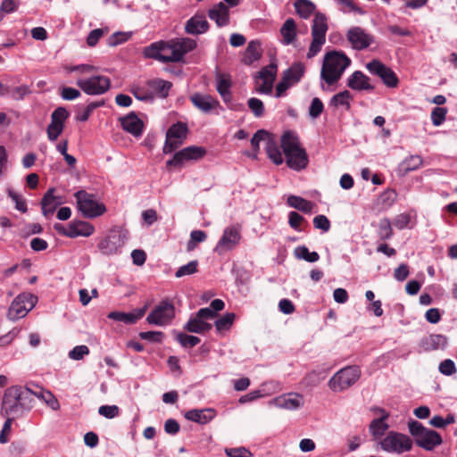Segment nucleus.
I'll use <instances>...</instances> for the list:
<instances>
[{"label":"nucleus","instance_id":"64","mask_svg":"<svg viewBox=\"0 0 457 457\" xmlns=\"http://www.w3.org/2000/svg\"><path fill=\"white\" fill-rule=\"evenodd\" d=\"M228 457H252L251 452L245 447H236L225 450Z\"/></svg>","mask_w":457,"mask_h":457},{"label":"nucleus","instance_id":"17","mask_svg":"<svg viewBox=\"0 0 457 457\" xmlns=\"http://www.w3.org/2000/svg\"><path fill=\"white\" fill-rule=\"evenodd\" d=\"M187 134V127L182 122L172 125L166 134L164 154H170L182 145Z\"/></svg>","mask_w":457,"mask_h":457},{"label":"nucleus","instance_id":"29","mask_svg":"<svg viewBox=\"0 0 457 457\" xmlns=\"http://www.w3.org/2000/svg\"><path fill=\"white\" fill-rule=\"evenodd\" d=\"M145 310L146 308L144 307L128 313L122 312H112L108 314V318L125 324H134L145 315Z\"/></svg>","mask_w":457,"mask_h":457},{"label":"nucleus","instance_id":"25","mask_svg":"<svg viewBox=\"0 0 457 457\" xmlns=\"http://www.w3.org/2000/svg\"><path fill=\"white\" fill-rule=\"evenodd\" d=\"M95 232V228L86 221H73L68 225L67 229L62 231V235L71 238L78 237H89Z\"/></svg>","mask_w":457,"mask_h":457},{"label":"nucleus","instance_id":"56","mask_svg":"<svg viewBox=\"0 0 457 457\" xmlns=\"http://www.w3.org/2000/svg\"><path fill=\"white\" fill-rule=\"evenodd\" d=\"M270 133L263 129L258 130L251 139V145L255 154L259 151V144L261 141L267 142Z\"/></svg>","mask_w":457,"mask_h":457},{"label":"nucleus","instance_id":"51","mask_svg":"<svg viewBox=\"0 0 457 457\" xmlns=\"http://www.w3.org/2000/svg\"><path fill=\"white\" fill-rule=\"evenodd\" d=\"M198 262L196 260L189 262L187 264L179 267L175 272L176 278L192 275L197 272Z\"/></svg>","mask_w":457,"mask_h":457},{"label":"nucleus","instance_id":"15","mask_svg":"<svg viewBox=\"0 0 457 457\" xmlns=\"http://www.w3.org/2000/svg\"><path fill=\"white\" fill-rule=\"evenodd\" d=\"M174 317V305L170 302L164 300L153 309L148 314L146 320L152 325L166 326L171 322Z\"/></svg>","mask_w":457,"mask_h":457},{"label":"nucleus","instance_id":"24","mask_svg":"<svg viewBox=\"0 0 457 457\" xmlns=\"http://www.w3.org/2000/svg\"><path fill=\"white\" fill-rule=\"evenodd\" d=\"M346 85L355 91H372L374 86L370 82V79L360 71H355L348 78Z\"/></svg>","mask_w":457,"mask_h":457},{"label":"nucleus","instance_id":"57","mask_svg":"<svg viewBox=\"0 0 457 457\" xmlns=\"http://www.w3.org/2000/svg\"><path fill=\"white\" fill-rule=\"evenodd\" d=\"M323 110L324 104L322 101L318 97H314L309 107V115L311 116V118H318L322 113Z\"/></svg>","mask_w":457,"mask_h":457},{"label":"nucleus","instance_id":"28","mask_svg":"<svg viewBox=\"0 0 457 457\" xmlns=\"http://www.w3.org/2000/svg\"><path fill=\"white\" fill-rule=\"evenodd\" d=\"M120 123L124 130L135 137H140L143 133V121L134 112L120 118Z\"/></svg>","mask_w":457,"mask_h":457},{"label":"nucleus","instance_id":"20","mask_svg":"<svg viewBox=\"0 0 457 457\" xmlns=\"http://www.w3.org/2000/svg\"><path fill=\"white\" fill-rule=\"evenodd\" d=\"M206 154L204 147L188 146L177 152L172 159L167 162L168 166L181 167L189 161H196L203 158Z\"/></svg>","mask_w":457,"mask_h":457},{"label":"nucleus","instance_id":"60","mask_svg":"<svg viewBox=\"0 0 457 457\" xmlns=\"http://www.w3.org/2000/svg\"><path fill=\"white\" fill-rule=\"evenodd\" d=\"M304 222V218L296 212H289L288 223L292 228L296 231H302V224Z\"/></svg>","mask_w":457,"mask_h":457},{"label":"nucleus","instance_id":"34","mask_svg":"<svg viewBox=\"0 0 457 457\" xmlns=\"http://www.w3.org/2000/svg\"><path fill=\"white\" fill-rule=\"evenodd\" d=\"M383 416L379 419H376L371 421L370 425V431L372 434L375 440H380L384 436L386 431L388 429V424L386 422V420L388 418V414L384 411Z\"/></svg>","mask_w":457,"mask_h":457},{"label":"nucleus","instance_id":"9","mask_svg":"<svg viewBox=\"0 0 457 457\" xmlns=\"http://www.w3.org/2000/svg\"><path fill=\"white\" fill-rule=\"evenodd\" d=\"M37 297L30 293L23 292L12 302L7 317L11 320L24 318L36 305Z\"/></svg>","mask_w":457,"mask_h":457},{"label":"nucleus","instance_id":"3","mask_svg":"<svg viewBox=\"0 0 457 457\" xmlns=\"http://www.w3.org/2000/svg\"><path fill=\"white\" fill-rule=\"evenodd\" d=\"M350 64V58L343 52H328L324 55L320 70L321 89L328 90V87L337 84Z\"/></svg>","mask_w":457,"mask_h":457},{"label":"nucleus","instance_id":"5","mask_svg":"<svg viewBox=\"0 0 457 457\" xmlns=\"http://www.w3.org/2000/svg\"><path fill=\"white\" fill-rule=\"evenodd\" d=\"M408 428L415 444L426 451H432L443 443L438 432L424 427L417 420H410Z\"/></svg>","mask_w":457,"mask_h":457},{"label":"nucleus","instance_id":"19","mask_svg":"<svg viewBox=\"0 0 457 457\" xmlns=\"http://www.w3.org/2000/svg\"><path fill=\"white\" fill-rule=\"evenodd\" d=\"M366 68L370 73L378 76L386 87H397L399 80L396 74L380 61L373 60L366 64Z\"/></svg>","mask_w":457,"mask_h":457},{"label":"nucleus","instance_id":"40","mask_svg":"<svg viewBox=\"0 0 457 457\" xmlns=\"http://www.w3.org/2000/svg\"><path fill=\"white\" fill-rule=\"evenodd\" d=\"M266 153L269 158L277 165L281 164L283 162V155L280 152L279 147L277 143L273 140L271 135H270L266 144H265Z\"/></svg>","mask_w":457,"mask_h":457},{"label":"nucleus","instance_id":"50","mask_svg":"<svg viewBox=\"0 0 457 457\" xmlns=\"http://www.w3.org/2000/svg\"><path fill=\"white\" fill-rule=\"evenodd\" d=\"M7 194L12 202H14L16 210L22 213L28 211L27 203L21 195L13 191L12 188L7 189Z\"/></svg>","mask_w":457,"mask_h":457},{"label":"nucleus","instance_id":"58","mask_svg":"<svg viewBox=\"0 0 457 457\" xmlns=\"http://www.w3.org/2000/svg\"><path fill=\"white\" fill-rule=\"evenodd\" d=\"M89 354V348L85 345H77L69 352V357L71 360L79 361L82 360L86 355Z\"/></svg>","mask_w":457,"mask_h":457},{"label":"nucleus","instance_id":"22","mask_svg":"<svg viewBox=\"0 0 457 457\" xmlns=\"http://www.w3.org/2000/svg\"><path fill=\"white\" fill-rule=\"evenodd\" d=\"M347 40L355 50H362L369 47L374 41L372 35L361 27H352L346 34Z\"/></svg>","mask_w":457,"mask_h":457},{"label":"nucleus","instance_id":"33","mask_svg":"<svg viewBox=\"0 0 457 457\" xmlns=\"http://www.w3.org/2000/svg\"><path fill=\"white\" fill-rule=\"evenodd\" d=\"M212 325L204 319L199 318V314H195L194 317H191L184 328L191 333L203 334L204 332L209 331L212 328Z\"/></svg>","mask_w":457,"mask_h":457},{"label":"nucleus","instance_id":"30","mask_svg":"<svg viewBox=\"0 0 457 457\" xmlns=\"http://www.w3.org/2000/svg\"><path fill=\"white\" fill-rule=\"evenodd\" d=\"M209 24L204 15H195L186 24V31L188 34L197 35L208 30Z\"/></svg>","mask_w":457,"mask_h":457},{"label":"nucleus","instance_id":"31","mask_svg":"<svg viewBox=\"0 0 457 457\" xmlns=\"http://www.w3.org/2000/svg\"><path fill=\"white\" fill-rule=\"evenodd\" d=\"M185 418L193 422L206 424L214 418V411L212 409H193L185 413Z\"/></svg>","mask_w":457,"mask_h":457},{"label":"nucleus","instance_id":"13","mask_svg":"<svg viewBox=\"0 0 457 457\" xmlns=\"http://www.w3.org/2000/svg\"><path fill=\"white\" fill-rule=\"evenodd\" d=\"M304 72L305 66L302 62H295L287 69L282 74L281 80L276 87V97H280L289 87L298 83Z\"/></svg>","mask_w":457,"mask_h":457},{"label":"nucleus","instance_id":"59","mask_svg":"<svg viewBox=\"0 0 457 457\" xmlns=\"http://www.w3.org/2000/svg\"><path fill=\"white\" fill-rule=\"evenodd\" d=\"M393 235V229L389 220L384 219L380 220L378 226V236L381 239H388Z\"/></svg>","mask_w":457,"mask_h":457},{"label":"nucleus","instance_id":"39","mask_svg":"<svg viewBox=\"0 0 457 457\" xmlns=\"http://www.w3.org/2000/svg\"><path fill=\"white\" fill-rule=\"evenodd\" d=\"M36 396L37 398L42 400L48 407H50L54 411H58L60 409V403L57 398L52 394V392L48 390H45L39 388L38 390H32V397Z\"/></svg>","mask_w":457,"mask_h":457},{"label":"nucleus","instance_id":"46","mask_svg":"<svg viewBox=\"0 0 457 457\" xmlns=\"http://www.w3.org/2000/svg\"><path fill=\"white\" fill-rule=\"evenodd\" d=\"M207 238V235L203 230H193L190 233V239L187 242V251L191 252L193 251L198 243L204 242Z\"/></svg>","mask_w":457,"mask_h":457},{"label":"nucleus","instance_id":"36","mask_svg":"<svg viewBox=\"0 0 457 457\" xmlns=\"http://www.w3.org/2000/svg\"><path fill=\"white\" fill-rule=\"evenodd\" d=\"M225 303L220 299H215L211 303L210 307L202 308L196 313L199 318L204 319L205 321L213 320L217 316V312L224 309Z\"/></svg>","mask_w":457,"mask_h":457},{"label":"nucleus","instance_id":"55","mask_svg":"<svg viewBox=\"0 0 457 457\" xmlns=\"http://www.w3.org/2000/svg\"><path fill=\"white\" fill-rule=\"evenodd\" d=\"M178 342L187 347H193L200 343V338L195 336L187 335L184 333H179L176 337Z\"/></svg>","mask_w":457,"mask_h":457},{"label":"nucleus","instance_id":"43","mask_svg":"<svg viewBox=\"0 0 457 457\" xmlns=\"http://www.w3.org/2000/svg\"><path fill=\"white\" fill-rule=\"evenodd\" d=\"M295 8L301 18L308 19L314 12L315 4L310 0H297Z\"/></svg>","mask_w":457,"mask_h":457},{"label":"nucleus","instance_id":"8","mask_svg":"<svg viewBox=\"0 0 457 457\" xmlns=\"http://www.w3.org/2000/svg\"><path fill=\"white\" fill-rule=\"evenodd\" d=\"M75 197L79 211L87 218H96L106 212L105 205L99 203L94 195L81 190L75 194Z\"/></svg>","mask_w":457,"mask_h":457},{"label":"nucleus","instance_id":"62","mask_svg":"<svg viewBox=\"0 0 457 457\" xmlns=\"http://www.w3.org/2000/svg\"><path fill=\"white\" fill-rule=\"evenodd\" d=\"M98 413L107 419H113L119 415V408L116 405H102Z\"/></svg>","mask_w":457,"mask_h":457},{"label":"nucleus","instance_id":"49","mask_svg":"<svg viewBox=\"0 0 457 457\" xmlns=\"http://www.w3.org/2000/svg\"><path fill=\"white\" fill-rule=\"evenodd\" d=\"M337 4L339 5L340 11L343 12H356L359 14H363V10L359 7L353 0H337Z\"/></svg>","mask_w":457,"mask_h":457},{"label":"nucleus","instance_id":"32","mask_svg":"<svg viewBox=\"0 0 457 457\" xmlns=\"http://www.w3.org/2000/svg\"><path fill=\"white\" fill-rule=\"evenodd\" d=\"M280 35L282 37V44L285 46L291 45L297 36V29L295 21L292 18L286 20L280 28Z\"/></svg>","mask_w":457,"mask_h":457},{"label":"nucleus","instance_id":"18","mask_svg":"<svg viewBox=\"0 0 457 457\" xmlns=\"http://www.w3.org/2000/svg\"><path fill=\"white\" fill-rule=\"evenodd\" d=\"M70 113L64 107L56 108L51 114V121L47 127L46 133L50 141H55L62 133L66 120Z\"/></svg>","mask_w":457,"mask_h":457},{"label":"nucleus","instance_id":"45","mask_svg":"<svg viewBox=\"0 0 457 457\" xmlns=\"http://www.w3.org/2000/svg\"><path fill=\"white\" fill-rule=\"evenodd\" d=\"M294 253L297 259H303L309 262H315L320 259L317 252H309V249L304 245L297 246Z\"/></svg>","mask_w":457,"mask_h":457},{"label":"nucleus","instance_id":"23","mask_svg":"<svg viewBox=\"0 0 457 457\" xmlns=\"http://www.w3.org/2000/svg\"><path fill=\"white\" fill-rule=\"evenodd\" d=\"M193 104L204 113L215 112L221 109L220 102L213 96L205 94H194L190 96Z\"/></svg>","mask_w":457,"mask_h":457},{"label":"nucleus","instance_id":"27","mask_svg":"<svg viewBox=\"0 0 457 457\" xmlns=\"http://www.w3.org/2000/svg\"><path fill=\"white\" fill-rule=\"evenodd\" d=\"M54 188L48 189L41 200L42 213L45 217L52 215L57 207L63 203L61 196L54 195Z\"/></svg>","mask_w":457,"mask_h":457},{"label":"nucleus","instance_id":"41","mask_svg":"<svg viewBox=\"0 0 457 457\" xmlns=\"http://www.w3.org/2000/svg\"><path fill=\"white\" fill-rule=\"evenodd\" d=\"M328 373L326 369H316L309 372L303 378V383L306 386H315L325 379Z\"/></svg>","mask_w":457,"mask_h":457},{"label":"nucleus","instance_id":"63","mask_svg":"<svg viewBox=\"0 0 457 457\" xmlns=\"http://www.w3.org/2000/svg\"><path fill=\"white\" fill-rule=\"evenodd\" d=\"M60 96L63 100L71 101L80 96V92L73 87H64L61 89Z\"/></svg>","mask_w":457,"mask_h":457},{"label":"nucleus","instance_id":"2","mask_svg":"<svg viewBox=\"0 0 457 457\" xmlns=\"http://www.w3.org/2000/svg\"><path fill=\"white\" fill-rule=\"evenodd\" d=\"M34 405L32 389L21 386H12L4 392L0 414L4 419L15 420L29 411Z\"/></svg>","mask_w":457,"mask_h":457},{"label":"nucleus","instance_id":"7","mask_svg":"<svg viewBox=\"0 0 457 457\" xmlns=\"http://www.w3.org/2000/svg\"><path fill=\"white\" fill-rule=\"evenodd\" d=\"M328 29V20L325 14L316 12L312 26V42L307 53V58L312 59L320 53L326 42V34Z\"/></svg>","mask_w":457,"mask_h":457},{"label":"nucleus","instance_id":"53","mask_svg":"<svg viewBox=\"0 0 457 457\" xmlns=\"http://www.w3.org/2000/svg\"><path fill=\"white\" fill-rule=\"evenodd\" d=\"M220 96L228 109L237 112L244 109V105L242 104L237 103L233 100L231 90L220 92Z\"/></svg>","mask_w":457,"mask_h":457},{"label":"nucleus","instance_id":"52","mask_svg":"<svg viewBox=\"0 0 457 457\" xmlns=\"http://www.w3.org/2000/svg\"><path fill=\"white\" fill-rule=\"evenodd\" d=\"M248 108L256 118H260L264 114V104L262 100L252 97L247 102Z\"/></svg>","mask_w":457,"mask_h":457},{"label":"nucleus","instance_id":"21","mask_svg":"<svg viewBox=\"0 0 457 457\" xmlns=\"http://www.w3.org/2000/svg\"><path fill=\"white\" fill-rule=\"evenodd\" d=\"M303 403L304 399L301 394L288 393L271 399L268 404L280 409L295 411L301 408Z\"/></svg>","mask_w":457,"mask_h":457},{"label":"nucleus","instance_id":"37","mask_svg":"<svg viewBox=\"0 0 457 457\" xmlns=\"http://www.w3.org/2000/svg\"><path fill=\"white\" fill-rule=\"evenodd\" d=\"M352 100L353 95L351 92L348 90H344L333 96L329 101V104L335 108L344 107L348 111L351 108Z\"/></svg>","mask_w":457,"mask_h":457},{"label":"nucleus","instance_id":"11","mask_svg":"<svg viewBox=\"0 0 457 457\" xmlns=\"http://www.w3.org/2000/svg\"><path fill=\"white\" fill-rule=\"evenodd\" d=\"M242 239V227L239 224H232L226 227L222 232V235L217 245H215L214 251L219 254H222L226 252L235 249Z\"/></svg>","mask_w":457,"mask_h":457},{"label":"nucleus","instance_id":"61","mask_svg":"<svg viewBox=\"0 0 457 457\" xmlns=\"http://www.w3.org/2000/svg\"><path fill=\"white\" fill-rule=\"evenodd\" d=\"M313 226L317 229H320L323 232H328L330 228V221L325 215L320 214L314 217Z\"/></svg>","mask_w":457,"mask_h":457},{"label":"nucleus","instance_id":"42","mask_svg":"<svg viewBox=\"0 0 457 457\" xmlns=\"http://www.w3.org/2000/svg\"><path fill=\"white\" fill-rule=\"evenodd\" d=\"M422 158L420 155H411L400 163L399 170L406 174L419 169L422 165Z\"/></svg>","mask_w":457,"mask_h":457},{"label":"nucleus","instance_id":"10","mask_svg":"<svg viewBox=\"0 0 457 457\" xmlns=\"http://www.w3.org/2000/svg\"><path fill=\"white\" fill-rule=\"evenodd\" d=\"M361 370L356 366H348L337 371L328 381L329 388L341 392L353 386L360 378Z\"/></svg>","mask_w":457,"mask_h":457},{"label":"nucleus","instance_id":"47","mask_svg":"<svg viewBox=\"0 0 457 457\" xmlns=\"http://www.w3.org/2000/svg\"><path fill=\"white\" fill-rule=\"evenodd\" d=\"M235 320V314L232 312L226 313L224 316L215 321L216 329L219 332L228 330Z\"/></svg>","mask_w":457,"mask_h":457},{"label":"nucleus","instance_id":"6","mask_svg":"<svg viewBox=\"0 0 457 457\" xmlns=\"http://www.w3.org/2000/svg\"><path fill=\"white\" fill-rule=\"evenodd\" d=\"M378 445L386 453L402 454L412 449L413 442L405 434L389 431L379 440Z\"/></svg>","mask_w":457,"mask_h":457},{"label":"nucleus","instance_id":"12","mask_svg":"<svg viewBox=\"0 0 457 457\" xmlns=\"http://www.w3.org/2000/svg\"><path fill=\"white\" fill-rule=\"evenodd\" d=\"M77 86L87 95H103L109 90L111 81L103 75H94L89 78H79L76 81Z\"/></svg>","mask_w":457,"mask_h":457},{"label":"nucleus","instance_id":"16","mask_svg":"<svg viewBox=\"0 0 457 457\" xmlns=\"http://www.w3.org/2000/svg\"><path fill=\"white\" fill-rule=\"evenodd\" d=\"M126 236L120 230H112L97 245L99 251L106 255L116 254L123 247Z\"/></svg>","mask_w":457,"mask_h":457},{"label":"nucleus","instance_id":"54","mask_svg":"<svg viewBox=\"0 0 457 457\" xmlns=\"http://www.w3.org/2000/svg\"><path fill=\"white\" fill-rule=\"evenodd\" d=\"M447 109L445 107H436L431 112V120L434 126H440L445 120Z\"/></svg>","mask_w":457,"mask_h":457},{"label":"nucleus","instance_id":"1","mask_svg":"<svg viewBox=\"0 0 457 457\" xmlns=\"http://www.w3.org/2000/svg\"><path fill=\"white\" fill-rule=\"evenodd\" d=\"M195 47L196 42L192 38H174L151 44L144 49V55L146 58H153L163 63L177 62Z\"/></svg>","mask_w":457,"mask_h":457},{"label":"nucleus","instance_id":"14","mask_svg":"<svg viewBox=\"0 0 457 457\" xmlns=\"http://www.w3.org/2000/svg\"><path fill=\"white\" fill-rule=\"evenodd\" d=\"M278 73L276 63L263 67L254 77L255 90L259 94L270 95L273 89V83Z\"/></svg>","mask_w":457,"mask_h":457},{"label":"nucleus","instance_id":"35","mask_svg":"<svg viewBox=\"0 0 457 457\" xmlns=\"http://www.w3.org/2000/svg\"><path fill=\"white\" fill-rule=\"evenodd\" d=\"M262 56L261 45L258 41H251L244 54L242 61L245 64L250 65L258 61Z\"/></svg>","mask_w":457,"mask_h":457},{"label":"nucleus","instance_id":"26","mask_svg":"<svg viewBox=\"0 0 457 457\" xmlns=\"http://www.w3.org/2000/svg\"><path fill=\"white\" fill-rule=\"evenodd\" d=\"M209 18L213 21L218 27H225L229 24V9L223 2L213 5L208 12Z\"/></svg>","mask_w":457,"mask_h":457},{"label":"nucleus","instance_id":"4","mask_svg":"<svg viewBox=\"0 0 457 457\" xmlns=\"http://www.w3.org/2000/svg\"><path fill=\"white\" fill-rule=\"evenodd\" d=\"M281 146L287 159V164L295 170L304 169L308 164V156L305 150L301 147L297 136L291 132H285L281 137Z\"/></svg>","mask_w":457,"mask_h":457},{"label":"nucleus","instance_id":"48","mask_svg":"<svg viewBox=\"0 0 457 457\" xmlns=\"http://www.w3.org/2000/svg\"><path fill=\"white\" fill-rule=\"evenodd\" d=\"M232 86L231 77L228 74H218L216 77V89L220 92L229 91Z\"/></svg>","mask_w":457,"mask_h":457},{"label":"nucleus","instance_id":"38","mask_svg":"<svg viewBox=\"0 0 457 457\" xmlns=\"http://www.w3.org/2000/svg\"><path fill=\"white\" fill-rule=\"evenodd\" d=\"M287 203L290 207L299 210L305 213L312 212L314 207V204L312 202L301 196L293 195L287 197Z\"/></svg>","mask_w":457,"mask_h":457},{"label":"nucleus","instance_id":"44","mask_svg":"<svg viewBox=\"0 0 457 457\" xmlns=\"http://www.w3.org/2000/svg\"><path fill=\"white\" fill-rule=\"evenodd\" d=\"M149 87L162 97H166L172 84L167 80L154 79L148 82Z\"/></svg>","mask_w":457,"mask_h":457}]
</instances>
